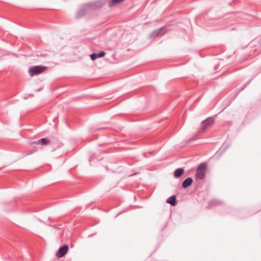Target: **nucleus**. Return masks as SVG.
<instances>
[{
	"mask_svg": "<svg viewBox=\"0 0 261 261\" xmlns=\"http://www.w3.org/2000/svg\"><path fill=\"white\" fill-rule=\"evenodd\" d=\"M193 179L191 177H188L185 179L182 183V187L187 188L192 184Z\"/></svg>",
	"mask_w": 261,
	"mask_h": 261,
	"instance_id": "6e6552de",
	"label": "nucleus"
},
{
	"mask_svg": "<svg viewBox=\"0 0 261 261\" xmlns=\"http://www.w3.org/2000/svg\"><path fill=\"white\" fill-rule=\"evenodd\" d=\"M37 148L36 147H33L32 149H29V150H27L26 151V155H29V154H31L36 151H37Z\"/></svg>",
	"mask_w": 261,
	"mask_h": 261,
	"instance_id": "f8f14e48",
	"label": "nucleus"
},
{
	"mask_svg": "<svg viewBox=\"0 0 261 261\" xmlns=\"http://www.w3.org/2000/svg\"><path fill=\"white\" fill-rule=\"evenodd\" d=\"M106 55V53L103 51H101L99 52V53H93L91 55H90V58L91 59L92 61H94L96 59L98 58H101L105 56Z\"/></svg>",
	"mask_w": 261,
	"mask_h": 261,
	"instance_id": "0eeeda50",
	"label": "nucleus"
},
{
	"mask_svg": "<svg viewBox=\"0 0 261 261\" xmlns=\"http://www.w3.org/2000/svg\"><path fill=\"white\" fill-rule=\"evenodd\" d=\"M45 69L46 67L44 66H35L29 68V73L31 76H33L43 72Z\"/></svg>",
	"mask_w": 261,
	"mask_h": 261,
	"instance_id": "7ed1b4c3",
	"label": "nucleus"
},
{
	"mask_svg": "<svg viewBox=\"0 0 261 261\" xmlns=\"http://www.w3.org/2000/svg\"><path fill=\"white\" fill-rule=\"evenodd\" d=\"M245 87H246V85H245L244 86H243V87H241V88L239 89V91H238V93H239L240 92H241V91H242L243 90H244V89L245 88Z\"/></svg>",
	"mask_w": 261,
	"mask_h": 261,
	"instance_id": "4468645a",
	"label": "nucleus"
},
{
	"mask_svg": "<svg viewBox=\"0 0 261 261\" xmlns=\"http://www.w3.org/2000/svg\"><path fill=\"white\" fill-rule=\"evenodd\" d=\"M206 169V164L205 163H203L199 165L196 170L195 177L196 179H202L205 174Z\"/></svg>",
	"mask_w": 261,
	"mask_h": 261,
	"instance_id": "f03ea898",
	"label": "nucleus"
},
{
	"mask_svg": "<svg viewBox=\"0 0 261 261\" xmlns=\"http://www.w3.org/2000/svg\"><path fill=\"white\" fill-rule=\"evenodd\" d=\"M68 245L65 244L59 248L56 255L58 257H62L68 252Z\"/></svg>",
	"mask_w": 261,
	"mask_h": 261,
	"instance_id": "423d86ee",
	"label": "nucleus"
},
{
	"mask_svg": "<svg viewBox=\"0 0 261 261\" xmlns=\"http://www.w3.org/2000/svg\"><path fill=\"white\" fill-rule=\"evenodd\" d=\"M184 170L182 168H178L174 172V175L176 178H179L184 173Z\"/></svg>",
	"mask_w": 261,
	"mask_h": 261,
	"instance_id": "9d476101",
	"label": "nucleus"
},
{
	"mask_svg": "<svg viewBox=\"0 0 261 261\" xmlns=\"http://www.w3.org/2000/svg\"><path fill=\"white\" fill-rule=\"evenodd\" d=\"M40 145H46L49 143V141L46 138H42L40 139Z\"/></svg>",
	"mask_w": 261,
	"mask_h": 261,
	"instance_id": "9b49d317",
	"label": "nucleus"
},
{
	"mask_svg": "<svg viewBox=\"0 0 261 261\" xmlns=\"http://www.w3.org/2000/svg\"><path fill=\"white\" fill-rule=\"evenodd\" d=\"M30 144L31 145H33V144L40 145V140H38L37 141H34L30 142Z\"/></svg>",
	"mask_w": 261,
	"mask_h": 261,
	"instance_id": "ddd939ff",
	"label": "nucleus"
},
{
	"mask_svg": "<svg viewBox=\"0 0 261 261\" xmlns=\"http://www.w3.org/2000/svg\"><path fill=\"white\" fill-rule=\"evenodd\" d=\"M166 202L170 204L172 206H175L176 203V196L175 195L171 196L167 199Z\"/></svg>",
	"mask_w": 261,
	"mask_h": 261,
	"instance_id": "1a4fd4ad",
	"label": "nucleus"
},
{
	"mask_svg": "<svg viewBox=\"0 0 261 261\" xmlns=\"http://www.w3.org/2000/svg\"><path fill=\"white\" fill-rule=\"evenodd\" d=\"M214 122V119L209 117L201 122V129L204 132L206 129L212 126Z\"/></svg>",
	"mask_w": 261,
	"mask_h": 261,
	"instance_id": "20e7f679",
	"label": "nucleus"
},
{
	"mask_svg": "<svg viewBox=\"0 0 261 261\" xmlns=\"http://www.w3.org/2000/svg\"><path fill=\"white\" fill-rule=\"evenodd\" d=\"M107 4V0H96L82 5L77 11V16H83L87 14L100 11Z\"/></svg>",
	"mask_w": 261,
	"mask_h": 261,
	"instance_id": "f257e3e1",
	"label": "nucleus"
},
{
	"mask_svg": "<svg viewBox=\"0 0 261 261\" xmlns=\"http://www.w3.org/2000/svg\"><path fill=\"white\" fill-rule=\"evenodd\" d=\"M254 50L256 51L259 52V50L258 49H255Z\"/></svg>",
	"mask_w": 261,
	"mask_h": 261,
	"instance_id": "dca6fc26",
	"label": "nucleus"
},
{
	"mask_svg": "<svg viewBox=\"0 0 261 261\" xmlns=\"http://www.w3.org/2000/svg\"><path fill=\"white\" fill-rule=\"evenodd\" d=\"M167 32L166 27H162L153 31L150 35V37H156L164 35Z\"/></svg>",
	"mask_w": 261,
	"mask_h": 261,
	"instance_id": "39448f33",
	"label": "nucleus"
},
{
	"mask_svg": "<svg viewBox=\"0 0 261 261\" xmlns=\"http://www.w3.org/2000/svg\"><path fill=\"white\" fill-rule=\"evenodd\" d=\"M254 43H255V42L252 43V45H251V47H252V46H253V45H254V46H256V45L254 44Z\"/></svg>",
	"mask_w": 261,
	"mask_h": 261,
	"instance_id": "2eb2a0df",
	"label": "nucleus"
}]
</instances>
